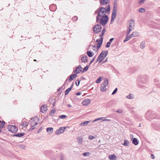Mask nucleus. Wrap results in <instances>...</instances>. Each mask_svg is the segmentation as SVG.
Returning <instances> with one entry per match:
<instances>
[{"mask_svg": "<svg viewBox=\"0 0 160 160\" xmlns=\"http://www.w3.org/2000/svg\"><path fill=\"white\" fill-rule=\"evenodd\" d=\"M110 5H108L107 8L104 7H99L98 8V15L97 17H102L106 15L107 12L108 13L110 11Z\"/></svg>", "mask_w": 160, "mask_h": 160, "instance_id": "nucleus-1", "label": "nucleus"}, {"mask_svg": "<svg viewBox=\"0 0 160 160\" xmlns=\"http://www.w3.org/2000/svg\"><path fill=\"white\" fill-rule=\"evenodd\" d=\"M108 18L107 15L102 17H96V22H98L102 26L105 25L108 22Z\"/></svg>", "mask_w": 160, "mask_h": 160, "instance_id": "nucleus-2", "label": "nucleus"}, {"mask_svg": "<svg viewBox=\"0 0 160 160\" xmlns=\"http://www.w3.org/2000/svg\"><path fill=\"white\" fill-rule=\"evenodd\" d=\"M146 118L149 120L150 119H153L155 118L160 119V115H158L153 112L151 111H148L145 114Z\"/></svg>", "mask_w": 160, "mask_h": 160, "instance_id": "nucleus-3", "label": "nucleus"}, {"mask_svg": "<svg viewBox=\"0 0 160 160\" xmlns=\"http://www.w3.org/2000/svg\"><path fill=\"white\" fill-rule=\"evenodd\" d=\"M148 77L146 75L139 76L137 80V82L141 84H145L148 80Z\"/></svg>", "mask_w": 160, "mask_h": 160, "instance_id": "nucleus-4", "label": "nucleus"}, {"mask_svg": "<svg viewBox=\"0 0 160 160\" xmlns=\"http://www.w3.org/2000/svg\"><path fill=\"white\" fill-rule=\"evenodd\" d=\"M109 84L108 80V79H105L102 83L101 85L100 90L102 92H105L107 90L106 86Z\"/></svg>", "mask_w": 160, "mask_h": 160, "instance_id": "nucleus-5", "label": "nucleus"}, {"mask_svg": "<svg viewBox=\"0 0 160 160\" xmlns=\"http://www.w3.org/2000/svg\"><path fill=\"white\" fill-rule=\"evenodd\" d=\"M102 28L100 24H97L93 28V32L95 34H98L101 31Z\"/></svg>", "mask_w": 160, "mask_h": 160, "instance_id": "nucleus-6", "label": "nucleus"}, {"mask_svg": "<svg viewBox=\"0 0 160 160\" xmlns=\"http://www.w3.org/2000/svg\"><path fill=\"white\" fill-rule=\"evenodd\" d=\"M8 131L12 133H16L18 130V128L17 127L14 125H9L8 126Z\"/></svg>", "mask_w": 160, "mask_h": 160, "instance_id": "nucleus-7", "label": "nucleus"}, {"mask_svg": "<svg viewBox=\"0 0 160 160\" xmlns=\"http://www.w3.org/2000/svg\"><path fill=\"white\" fill-rule=\"evenodd\" d=\"M117 9L115 8L114 7V8H113L112 12V14L111 17V20L110 22V24L112 23V22H113L115 19L116 16L117 15Z\"/></svg>", "mask_w": 160, "mask_h": 160, "instance_id": "nucleus-8", "label": "nucleus"}, {"mask_svg": "<svg viewBox=\"0 0 160 160\" xmlns=\"http://www.w3.org/2000/svg\"><path fill=\"white\" fill-rule=\"evenodd\" d=\"M69 128V126L61 127L56 130L55 132L56 134L59 135L60 133H62L63 132L65 129Z\"/></svg>", "mask_w": 160, "mask_h": 160, "instance_id": "nucleus-9", "label": "nucleus"}, {"mask_svg": "<svg viewBox=\"0 0 160 160\" xmlns=\"http://www.w3.org/2000/svg\"><path fill=\"white\" fill-rule=\"evenodd\" d=\"M152 127L156 130H160V123H154L152 124Z\"/></svg>", "mask_w": 160, "mask_h": 160, "instance_id": "nucleus-10", "label": "nucleus"}, {"mask_svg": "<svg viewBox=\"0 0 160 160\" xmlns=\"http://www.w3.org/2000/svg\"><path fill=\"white\" fill-rule=\"evenodd\" d=\"M129 28L133 30L135 26V22L134 21L132 20H130L129 21Z\"/></svg>", "mask_w": 160, "mask_h": 160, "instance_id": "nucleus-11", "label": "nucleus"}, {"mask_svg": "<svg viewBox=\"0 0 160 160\" xmlns=\"http://www.w3.org/2000/svg\"><path fill=\"white\" fill-rule=\"evenodd\" d=\"M82 68L81 65H79L78 67L76 68L75 70L73 72L76 74L80 73L81 71Z\"/></svg>", "mask_w": 160, "mask_h": 160, "instance_id": "nucleus-12", "label": "nucleus"}, {"mask_svg": "<svg viewBox=\"0 0 160 160\" xmlns=\"http://www.w3.org/2000/svg\"><path fill=\"white\" fill-rule=\"evenodd\" d=\"M47 110V107L46 105H43L41 108L40 111L42 113H45Z\"/></svg>", "mask_w": 160, "mask_h": 160, "instance_id": "nucleus-13", "label": "nucleus"}, {"mask_svg": "<svg viewBox=\"0 0 160 160\" xmlns=\"http://www.w3.org/2000/svg\"><path fill=\"white\" fill-rule=\"evenodd\" d=\"M90 103V100L89 99L84 100L82 102V104L83 106H87Z\"/></svg>", "mask_w": 160, "mask_h": 160, "instance_id": "nucleus-14", "label": "nucleus"}, {"mask_svg": "<svg viewBox=\"0 0 160 160\" xmlns=\"http://www.w3.org/2000/svg\"><path fill=\"white\" fill-rule=\"evenodd\" d=\"M101 53H102L101 55V58L103 59H104L106 56H107L108 53V51H103Z\"/></svg>", "mask_w": 160, "mask_h": 160, "instance_id": "nucleus-15", "label": "nucleus"}, {"mask_svg": "<svg viewBox=\"0 0 160 160\" xmlns=\"http://www.w3.org/2000/svg\"><path fill=\"white\" fill-rule=\"evenodd\" d=\"M109 0H100V4L102 5H104L109 3Z\"/></svg>", "mask_w": 160, "mask_h": 160, "instance_id": "nucleus-16", "label": "nucleus"}, {"mask_svg": "<svg viewBox=\"0 0 160 160\" xmlns=\"http://www.w3.org/2000/svg\"><path fill=\"white\" fill-rule=\"evenodd\" d=\"M49 9L51 11H55L56 9V6L55 4L51 5L49 6Z\"/></svg>", "mask_w": 160, "mask_h": 160, "instance_id": "nucleus-17", "label": "nucleus"}, {"mask_svg": "<svg viewBox=\"0 0 160 160\" xmlns=\"http://www.w3.org/2000/svg\"><path fill=\"white\" fill-rule=\"evenodd\" d=\"M88 60V57L86 55L82 56L81 58V61L82 62H87Z\"/></svg>", "mask_w": 160, "mask_h": 160, "instance_id": "nucleus-18", "label": "nucleus"}, {"mask_svg": "<svg viewBox=\"0 0 160 160\" xmlns=\"http://www.w3.org/2000/svg\"><path fill=\"white\" fill-rule=\"evenodd\" d=\"M73 83H72V85L70 88H68V89H66V91H65V95H68V93H69V92L71 90V89L72 88V87H73Z\"/></svg>", "mask_w": 160, "mask_h": 160, "instance_id": "nucleus-19", "label": "nucleus"}, {"mask_svg": "<svg viewBox=\"0 0 160 160\" xmlns=\"http://www.w3.org/2000/svg\"><path fill=\"white\" fill-rule=\"evenodd\" d=\"M25 135V133H18L16 134H15L13 135V137H21Z\"/></svg>", "mask_w": 160, "mask_h": 160, "instance_id": "nucleus-20", "label": "nucleus"}, {"mask_svg": "<svg viewBox=\"0 0 160 160\" xmlns=\"http://www.w3.org/2000/svg\"><path fill=\"white\" fill-rule=\"evenodd\" d=\"M132 143L135 145H137L138 144L139 142L138 139L136 138H133L132 140Z\"/></svg>", "mask_w": 160, "mask_h": 160, "instance_id": "nucleus-21", "label": "nucleus"}, {"mask_svg": "<svg viewBox=\"0 0 160 160\" xmlns=\"http://www.w3.org/2000/svg\"><path fill=\"white\" fill-rule=\"evenodd\" d=\"M77 76L75 74H73L71 75L69 77V80L71 81L73 80V79L76 78Z\"/></svg>", "mask_w": 160, "mask_h": 160, "instance_id": "nucleus-22", "label": "nucleus"}, {"mask_svg": "<svg viewBox=\"0 0 160 160\" xmlns=\"http://www.w3.org/2000/svg\"><path fill=\"white\" fill-rule=\"evenodd\" d=\"M109 159L111 160H115L116 158V156L114 154L109 155L108 156Z\"/></svg>", "mask_w": 160, "mask_h": 160, "instance_id": "nucleus-23", "label": "nucleus"}, {"mask_svg": "<svg viewBox=\"0 0 160 160\" xmlns=\"http://www.w3.org/2000/svg\"><path fill=\"white\" fill-rule=\"evenodd\" d=\"M87 54L88 56L89 57H92L94 55V54L93 52L90 51H88L87 52Z\"/></svg>", "mask_w": 160, "mask_h": 160, "instance_id": "nucleus-24", "label": "nucleus"}, {"mask_svg": "<svg viewBox=\"0 0 160 160\" xmlns=\"http://www.w3.org/2000/svg\"><path fill=\"white\" fill-rule=\"evenodd\" d=\"M90 121H85L84 122H81L79 125L82 126H85L87 125Z\"/></svg>", "mask_w": 160, "mask_h": 160, "instance_id": "nucleus-25", "label": "nucleus"}, {"mask_svg": "<svg viewBox=\"0 0 160 160\" xmlns=\"http://www.w3.org/2000/svg\"><path fill=\"white\" fill-rule=\"evenodd\" d=\"M5 126V122L0 121V128H3Z\"/></svg>", "mask_w": 160, "mask_h": 160, "instance_id": "nucleus-26", "label": "nucleus"}, {"mask_svg": "<svg viewBox=\"0 0 160 160\" xmlns=\"http://www.w3.org/2000/svg\"><path fill=\"white\" fill-rule=\"evenodd\" d=\"M145 42L144 41H142L141 43L140 44V48L142 49H143V48H144L145 47Z\"/></svg>", "mask_w": 160, "mask_h": 160, "instance_id": "nucleus-27", "label": "nucleus"}, {"mask_svg": "<svg viewBox=\"0 0 160 160\" xmlns=\"http://www.w3.org/2000/svg\"><path fill=\"white\" fill-rule=\"evenodd\" d=\"M102 41L100 42H98L97 44V48L98 49H99L101 47L102 43Z\"/></svg>", "mask_w": 160, "mask_h": 160, "instance_id": "nucleus-28", "label": "nucleus"}, {"mask_svg": "<svg viewBox=\"0 0 160 160\" xmlns=\"http://www.w3.org/2000/svg\"><path fill=\"white\" fill-rule=\"evenodd\" d=\"M29 124V122H28L25 121L23 122L21 124V125L23 127H26Z\"/></svg>", "mask_w": 160, "mask_h": 160, "instance_id": "nucleus-29", "label": "nucleus"}, {"mask_svg": "<svg viewBox=\"0 0 160 160\" xmlns=\"http://www.w3.org/2000/svg\"><path fill=\"white\" fill-rule=\"evenodd\" d=\"M129 142L128 140L125 139L124 140V143L122 144L124 146H128L129 144Z\"/></svg>", "mask_w": 160, "mask_h": 160, "instance_id": "nucleus-30", "label": "nucleus"}, {"mask_svg": "<svg viewBox=\"0 0 160 160\" xmlns=\"http://www.w3.org/2000/svg\"><path fill=\"white\" fill-rule=\"evenodd\" d=\"M126 98L128 99H132L134 97L132 94L130 93L126 97Z\"/></svg>", "mask_w": 160, "mask_h": 160, "instance_id": "nucleus-31", "label": "nucleus"}, {"mask_svg": "<svg viewBox=\"0 0 160 160\" xmlns=\"http://www.w3.org/2000/svg\"><path fill=\"white\" fill-rule=\"evenodd\" d=\"M139 34V33L137 32H134L131 35L133 36V37H136L138 36Z\"/></svg>", "mask_w": 160, "mask_h": 160, "instance_id": "nucleus-32", "label": "nucleus"}, {"mask_svg": "<svg viewBox=\"0 0 160 160\" xmlns=\"http://www.w3.org/2000/svg\"><path fill=\"white\" fill-rule=\"evenodd\" d=\"M47 131L48 132H50L51 133L53 132V128H48L46 129Z\"/></svg>", "mask_w": 160, "mask_h": 160, "instance_id": "nucleus-33", "label": "nucleus"}, {"mask_svg": "<svg viewBox=\"0 0 160 160\" xmlns=\"http://www.w3.org/2000/svg\"><path fill=\"white\" fill-rule=\"evenodd\" d=\"M78 142L79 144H81L82 142V138L80 137L77 138Z\"/></svg>", "mask_w": 160, "mask_h": 160, "instance_id": "nucleus-34", "label": "nucleus"}, {"mask_svg": "<svg viewBox=\"0 0 160 160\" xmlns=\"http://www.w3.org/2000/svg\"><path fill=\"white\" fill-rule=\"evenodd\" d=\"M89 66V65H87L84 67L82 71V72H83L87 71L88 69Z\"/></svg>", "mask_w": 160, "mask_h": 160, "instance_id": "nucleus-35", "label": "nucleus"}, {"mask_svg": "<svg viewBox=\"0 0 160 160\" xmlns=\"http://www.w3.org/2000/svg\"><path fill=\"white\" fill-rule=\"evenodd\" d=\"M38 124V122H35V125H32V124L31 126V128H30V129L31 130H32L34 129L35 128V125H37Z\"/></svg>", "mask_w": 160, "mask_h": 160, "instance_id": "nucleus-36", "label": "nucleus"}, {"mask_svg": "<svg viewBox=\"0 0 160 160\" xmlns=\"http://www.w3.org/2000/svg\"><path fill=\"white\" fill-rule=\"evenodd\" d=\"M138 11L140 12H145V9L144 8H139Z\"/></svg>", "mask_w": 160, "mask_h": 160, "instance_id": "nucleus-37", "label": "nucleus"}, {"mask_svg": "<svg viewBox=\"0 0 160 160\" xmlns=\"http://www.w3.org/2000/svg\"><path fill=\"white\" fill-rule=\"evenodd\" d=\"M102 80V78L101 77H99L96 81V82L98 83H100Z\"/></svg>", "mask_w": 160, "mask_h": 160, "instance_id": "nucleus-38", "label": "nucleus"}, {"mask_svg": "<svg viewBox=\"0 0 160 160\" xmlns=\"http://www.w3.org/2000/svg\"><path fill=\"white\" fill-rule=\"evenodd\" d=\"M92 49L93 50L96 52H97L98 51V49L96 48V46L95 45H93L92 47Z\"/></svg>", "mask_w": 160, "mask_h": 160, "instance_id": "nucleus-39", "label": "nucleus"}, {"mask_svg": "<svg viewBox=\"0 0 160 160\" xmlns=\"http://www.w3.org/2000/svg\"><path fill=\"white\" fill-rule=\"evenodd\" d=\"M67 117V116L64 115H61L59 116V118L62 119L65 118Z\"/></svg>", "mask_w": 160, "mask_h": 160, "instance_id": "nucleus-40", "label": "nucleus"}, {"mask_svg": "<svg viewBox=\"0 0 160 160\" xmlns=\"http://www.w3.org/2000/svg\"><path fill=\"white\" fill-rule=\"evenodd\" d=\"M117 1L115 0L114 2L113 8H114L115 7V8H117Z\"/></svg>", "mask_w": 160, "mask_h": 160, "instance_id": "nucleus-41", "label": "nucleus"}, {"mask_svg": "<svg viewBox=\"0 0 160 160\" xmlns=\"http://www.w3.org/2000/svg\"><path fill=\"white\" fill-rule=\"evenodd\" d=\"M78 19V17L77 16H74L72 18V20L73 21H76Z\"/></svg>", "mask_w": 160, "mask_h": 160, "instance_id": "nucleus-42", "label": "nucleus"}, {"mask_svg": "<svg viewBox=\"0 0 160 160\" xmlns=\"http://www.w3.org/2000/svg\"><path fill=\"white\" fill-rule=\"evenodd\" d=\"M90 153L89 152H85L82 153V155L83 156H89Z\"/></svg>", "mask_w": 160, "mask_h": 160, "instance_id": "nucleus-43", "label": "nucleus"}, {"mask_svg": "<svg viewBox=\"0 0 160 160\" xmlns=\"http://www.w3.org/2000/svg\"><path fill=\"white\" fill-rule=\"evenodd\" d=\"M56 112V110L55 109H53L51 111V112L50 113V115L52 116V114H54Z\"/></svg>", "mask_w": 160, "mask_h": 160, "instance_id": "nucleus-44", "label": "nucleus"}, {"mask_svg": "<svg viewBox=\"0 0 160 160\" xmlns=\"http://www.w3.org/2000/svg\"><path fill=\"white\" fill-rule=\"evenodd\" d=\"M102 53H100L98 58L97 59L96 61V62L99 61L101 58V55L102 54Z\"/></svg>", "mask_w": 160, "mask_h": 160, "instance_id": "nucleus-45", "label": "nucleus"}, {"mask_svg": "<svg viewBox=\"0 0 160 160\" xmlns=\"http://www.w3.org/2000/svg\"><path fill=\"white\" fill-rule=\"evenodd\" d=\"M117 91H118V88H116L114 90L113 92H112V95H113L115 94L117 92Z\"/></svg>", "mask_w": 160, "mask_h": 160, "instance_id": "nucleus-46", "label": "nucleus"}, {"mask_svg": "<svg viewBox=\"0 0 160 160\" xmlns=\"http://www.w3.org/2000/svg\"><path fill=\"white\" fill-rule=\"evenodd\" d=\"M80 81H81V80H79V79H78L77 80V81L78 82V83H77V82H76V84L77 86H79V85L80 84Z\"/></svg>", "mask_w": 160, "mask_h": 160, "instance_id": "nucleus-47", "label": "nucleus"}, {"mask_svg": "<svg viewBox=\"0 0 160 160\" xmlns=\"http://www.w3.org/2000/svg\"><path fill=\"white\" fill-rule=\"evenodd\" d=\"M103 118H104L103 117H101V118H97L95 120L93 121V122L96 121H97L98 120H100L102 119H103Z\"/></svg>", "mask_w": 160, "mask_h": 160, "instance_id": "nucleus-48", "label": "nucleus"}, {"mask_svg": "<svg viewBox=\"0 0 160 160\" xmlns=\"http://www.w3.org/2000/svg\"><path fill=\"white\" fill-rule=\"evenodd\" d=\"M63 86H64V85H63L59 89H58V91H62L63 90L64 88V87Z\"/></svg>", "mask_w": 160, "mask_h": 160, "instance_id": "nucleus-49", "label": "nucleus"}, {"mask_svg": "<svg viewBox=\"0 0 160 160\" xmlns=\"http://www.w3.org/2000/svg\"><path fill=\"white\" fill-rule=\"evenodd\" d=\"M102 40H103V38L102 37H101L100 39H98L96 40V42H100L102 41Z\"/></svg>", "mask_w": 160, "mask_h": 160, "instance_id": "nucleus-50", "label": "nucleus"}, {"mask_svg": "<svg viewBox=\"0 0 160 160\" xmlns=\"http://www.w3.org/2000/svg\"><path fill=\"white\" fill-rule=\"evenodd\" d=\"M132 30V29H128V31H127V35L128 36V35L130 34L131 31L132 30Z\"/></svg>", "mask_w": 160, "mask_h": 160, "instance_id": "nucleus-51", "label": "nucleus"}, {"mask_svg": "<svg viewBox=\"0 0 160 160\" xmlns=\"http://www.w3.org/2000/svg\"><path fill=\"white\" fill-rule=\"evenodd\" d=\"M110 44H111L109 42H107V43L105 46V47L107 48H109L110 47Z\"/></svg>", "mask_w": 160, "mask_h": 160, "instance_id": "nucleus-52", "label": "nucleus"}, {"mask_svg": "<svg viewBox=\"0 0 160 160\" xmlns=\"http://www.w3.org/2000/svg\"><path fill=\"white\" fill-rule=\"evenodd\" d=\"M94 138V137L92 135H89L88 137V138L90 140H92Z\"/></svg>", "mask_w": 160, "mask_h": 160, "instance_id": "nucleus-53", "label": "nucleus"}, {"mask_svg": "<svg viewBox=\"0 0 160 160\" xmlns=\"http://www.w3.org/2000/svg\"><path fill=\"white\" fill-rule=\"evenodd\" d=\"M116 112L118 113H121L122 112V110L121 109H119L118 110H117Z\"/></svg>", "mask_w": 160, "mask_h": 160, "instance_id": "nucleus-54", "label": "nucleus"}, {"mask_svg": "<svg viewBox=\"0 0 160 160\" xmlns=\"http://www.w3.org/2000/svg\"><path fill=\"white\" fill-rule=\"evenodd\" d=\"M106 29L105 28H103L102 31L101 33H102L104 34V33H105L106 32Z\"/></svg>", "mask_w": 160, "mask_h": 160, "instance_id": "nucleus-55", "label": "nucleus"}, {"mask_svg": "<svg viewBox=\"0 0 160 160\" xmlns=\"http://www.w3.org/2000/svg\"><path fill=\"white\" fill-rule=\"evenodd\" d=\"M129 40V39H128V38L127 37V36L126 37L125 39L124 40L123 42H125Z\"/></svg>", "mask_w": 160, "mask_h": 160, "instance_id": "nucleus-56", "label": "nucleus"}, {"mask_svg": "<svg viewBox=\"0 0 160 160\" xmlns=\"http://www.w3.org/2000/svg\"><path fill=\"white\" fill-rule=\"evenodd\" d=\"M113 40H114L113 38H111L110 39L109 41L108 42H109L110 44H111V42L113 41Z\"/></svg>", "mask_w": 160, "mask_h": 160, "instance_id": "nucleus-57", "label": "nucleus"}, {"mask_svg": "<svg viewBox=\"0 0 160 160\" xmlns=\"http://www.w3.org/2000/svg\"><path fill=\"white\" fill-rule=\"evenodd\" d=\"M95 57L93 58V59H92V60H91V61H90V62L89 64V66H90L91 64L93 62V61L95 60Z\"/></svg>", "mask_w": 160, "mask_h": 160, "instance_id": "nucleus-58", "label": "nucleus"}, {"mask_svg": "<svg viewBox=\"0 0 160 160\" xmlns=\"http://www.w3.org/2000/svg\"><path fill=\"white\" fill-rule=\"evenodd\" d=\"M81 94V93L80 92H78L76 93V95L77 96L80 95Z\"/></svg>", "mask_w": 160, "mask_h": 160, "instance_id": "nucleus-59", "label": "nucleus"}, {"mask_svg": "<svg viewBox=\"0 0 160 160\" xmlns=\"http://www.w3.org/2000/svg\"><path fill=\"white\" fill-rule=\"evenodd\" d=\"M42 127H41L40 128L38 131V133H39L40 132H41V131H42Z\"/></svg>", "mask_w": 160, "mask_h": 160, "instance_id": "nucleus-60", "label": "nucleus"}, {"mask_svg": "<svg viewBox=\"0 0 160 160\" xmlns=\"http://www.w3.org/2000/svg\"><path fill=\"white\" fill-rule=\"evenodd\" d=\"M25 147V146L23 145L20 146V148L21 149H23Z\"/></svg>", "mask_w": 160, "mask_h": 160, "instance_id": "nucleus-61", "label": "nucleus"}, {"mask_svg": "<svg viewBox=\"0 0 160 160\" xmlns=\"http://www.w3.org/2000/svg\"><path fill=\"white\" fill-rule=\"evenodd\" d=\"M145 0H140V1L139 2V3L140 4L144 2Z\"/></svg>", "mask_w": 160, "mask_h": 160, "instance_id": "nucleus-62", "label": "nucleus"}, {"mask_svg": "<svg viewBox=\"0 0 160 160\" xmlns=\"http://www.w3.org/2000/svg\"><path fill=\"white\" fill-rule=\"evenodd\" d=\"M154 155L152 154H151V158H152V159H154Z\"/></svg>", "mask_w": 160, "mask_h": 160, "instance_id": "nucleus-63", "label": "nucleus"}, {"mask_svg": "<svg viewBox=\"0 0 160 160\" xmlns=\"http://www.w3.org/2000/svg\"><path fill=\"white\" fill-rule=\"evenodd\" d=\"M63 158H64L63 156L62 155H61L60 157V160H64Z\"/></svg>", "mask_w": 160, "mask_h": 160, "instance_id": "nucleus-64", "label": "nucleus"}]
</instances>
